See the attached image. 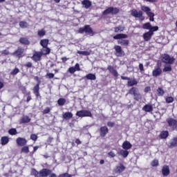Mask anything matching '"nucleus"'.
Instances as JSON below:
<instances>
[{
	"label": "nucleus",
	"instance_id": "1",
	"mask_svg": "<svg viewBox=\"0 0 177 177\" xmlns=\"http://www.w3.org/2000/svg\"><path fill=\"white\" fill-rule=\"evenodd\" d=\"M52 174V171L49 169H43L39 171L35 169H31V175H34L35 177H46L49 176Z\"/></svg>",
	"mask_w": 177,
	"mask_h": 177
},
{
	"label": "nucleus",
	"instance_id": "2",
	"mask_svg": "<svg viewBox=\"0 0 177 177\" xmlns=\"http://www.w3.org/2000/svg\"><path fill=\"white\" fill-rule=\"evenodd\" d=\"M126 38H128V35L122 33L113 36V39H119L118 44L123 46H128L129 45V40H125Z\"/></svg>",
	"mask_w": 177,
	"mask_h": 177
},
{
	"label": "nucleus",
	"instance_id": "3",
	"mask_svg": "<svg viewBox=\"0 0 177 177\" xmlns=\"http://www.w3.org/2000/svg\"><path fill=\"white\" fill-rule=\"evenodd\" d=\"M160 59L162 62V63H165V64H174L175 63V59L174 57L169 56L168 54H162L160 56Z\"/></svg>",
	"mask_w": 177,
	"mask_h": 177
},
{
	"label": "nucleus",
	"instance_id": "4",
	"mask_svg": "<svg viewBox=\"0 0 177 177\" xmlns=\"http://www.w3.org/2000/svg\"><path fill=\"white\" fill-rule=\"evenodd\" d=\"M129 95H133L134 100H137V102L142 100V94L139 93V90L136 87H132L129 91Z\"/></svg>",
	"mask_w": 177,
	"mask_h": 177
},
{
	"label": "nucleus",
	"instance_id": "5",
	"mask_svg": "<svg viewBox=\"0 0 177 177\" xmlns=\"http://www.w3.org/2000/svg\"><path fill=\"white\" fill-rule=\"evenodd\" d=\"M131 15L133 17L139 19L140 21H143V20H145V17H143V12L142 10L138 11L136 9H133L131 10Z\"/></svg>",
	"mask_w": 177,
	"mask_h": 177
},
{
	"label": "nucleus",
	"instance_id": "6",
	"mask_svg": "<svg viewBox=\"0 0 177 177\" xmlns=\"http://www.w3.org/2000/svg\"><path fill=\"white\" fill-rule=\"evenodd\" d=\"M169 128L172 129V131H177V120L172 118H169L166 120Z\"/></svg>",
	"mask_w": 177,
	"mask_h": 177
},
{
	"label": "nucleus",
	"instance_id": "7",
	"mask_svg": "<svg viewBox=\"0 0 177 177\" xmlns=\"http://www.w3.org/2000/svg\"><path fill=\"white\" fill-rule=\"evenodd\" d=\"M77 117H92V113L88 110H81L76 113Z\"/></svg>",
	"mask_w": 177,
	"mask_h": 177
},
{
	"label": "nucleus",
	"instance_id": "8",
	"mask_svg": "<svg viewBox=\"0 0 177 177\" xmlns=\"http://www.w3.org/2000/svg\"><path fill=\"white\" fill-rule=\"evenodd\" d=\"M162 73V70L161 69V64H158L156 66H155L153 71H152L153 77H158L161 75Z\"/></svg>",
	"mask_w": 177,
	"mask_h": 177
},
{
	"label": "nucleus",
	"instance_id": "9",
	"mask_svg": "<svg viewBox=\"0 0 177 177\" xmlns=\"http://www.w3.org/2000/svg\"><path fill=\"white\" fill-rule=\"evenodd\" d=\"M114 49L115 50V55L117 57H122L124 51H122V48L120 46H115Z\"/></svg>",
	"mask_w": 177,
	"mask_h": 177
},
{
	"label": "nucleus",
	"instance_id": "10",
	"mask_svg": "<svg viewBox=\"0 0 177 177\" xmlns=\"http://www.w3.org/2000/svg\"><path fill=\"white\" fill-rule=\"evenodd\" d=\"M109 133V128L107 127L104 126L101 127L100 129V135L102 138H104Z\"/></svg>",
	"mask_w": 177,
	"mask_h": 177
},
{
	"label": "nucleus",
	"instance_id": "11",
	"mask_svg": "<svg viewBox=\"0 0 177 177\" xmlns=\"http://www.w3.org/2000/svg\"><path fill=\"white\" fill-rule=\"evenodd\" d=\"M168 147L169 149H174V147H177V136L173 138L168 144Z\"/></svg>",
	"mask_w": 177,
	"mask_h": 177
},
{
	"label": "nucleus",
	"instance_id": "12",
	"mask_svg": "<svg viewBox=\"0 0 177 177\" xmlns=\"http://www.w3.org/2000/svg\"><path fill=\"white\" fill-rule=\"evenodd\" d=\"M17 142V145L18 146H26L27 145V140H26V138H18L16 140Z\"/></svg>",
	"mask_w": 177,
	"mask_h": 177
},
{
	"label": "nucleus",
	"instance_id": "13",
	"mask_svg": "<svg viewBox=\"0 0 177 177\" xmlns=\"http://www.w3.org/2000/svg\"><path fill=\"white\" fill-rule=\"evenodd\" d=\"M24 53V49L23 48L19 47L15 52L13 53V55L19 57V59H20V57H23Z\"/></svg>",
	"mask_w": 177,
	"mask_h": 177
},
{
	"label": "nucleus",
	"instance_id": "14",
	"mask_svg": "<svg viewBox=\"0 0 177 177\" xmlns=\"http://www.w3.org/2000/svg\"><path fill=\"white\" fill-rule=\"evenodd\" d=\"M82 5L84 9H89L92 6V1L89 0H83L82 1Z\"/></svg>",
	"mask_w": 177,
	"mask_h": 177
},
{
	"label": "nucleus",
	"instance_id": "15",
	"mask_svg": "<svg viewBox=\"0 0 177 177\" xmlns=\"http://www.w3.org/2000/svg\"><path fill=\"white\" fill-rule=\"evenodd\" d=\"M41 57H42L41 52H35L33 54L32 60H34V62H39V60H41Z\"/></svg>",
	"mask_w": 177,
	"mask_h": 177
},
{
	"label": "nucleus",
	"instance_id": "16",
	"mask_svg": "<svg viewBox=\"0 0 177 177\" xmlns=\"http://www.w3.org/2000/svg\"><path fill=\"white\" fill-rule=\"evenodd\" d=\"M122 147L124 150H129V149L132 148V144L129 142V141H124L122 145Z\"/></svg>",
	"mask_w": 177,
	"mask_h": 177
},
{
	"label": "nucleus",
	"instance_id": "17",
	"mask_svg": "<svg viewBox=\"0 0 177 177\" xmlns=\"http://www.w3.org/2000/svg\"><path fill=\"white\" fill-rule=\"evenodd\" d=\"M118 154L119 156H122L123 158H127V157H128L129 155V151H128L127 149H121L119 152H118Z\"/></svg>",
	"mask_w": 177,
	"mask_h": 177
},
{
	"label": "nucleus",
	"instance_id": "18",
	"mask_svg": "<svg viewBox=\"0 0 177 177\" xmlns=\"http://www.w3.org/2000/svg\"><path fill=\"white\" fill-rule=\"evenodd\" d=\"M114 171L115 174H121V172H124V171H125V167L122 165H120V166H116Z\"/></svg>",
	"mask_w": 177,
	"mask_h": 177
},
{
	"label": "nucleus",
	"instance_id": "19",
	"mask_svg": "<svg viewBox=\"0 0 177 177\" xmlns=\"http://www.w3.org/2000/svg\"><path fill=\"white\" fill-rule=\"evenodd\" d=\"M162 174L163 176H168L169 175V167L165 165L162 169Z\"/></svg>",
	"mask_w": 177,
	"mask_h": 177
},
{
	"label": "nucleus",
	"instance_id": "20",
	"mask_svg": "<svg viewBox=\"0 0 177 177\" xmlns=\"http://www.w3.org/2000/svg\"><path fill=\"white\" fill-rule=\"evenodd\" d=\"M143 111H146V113H151L153 111V105L146 104L142 107Z\"/></svg>",
	"mask_w": 177,
	"mask_h": 177
},
{
	"label": "nucleus",
	"instance_id": "21",
	"mask_svg": "<svg viewBox=\"0 0 177 177\" xmlns=\"http://www.w3.org/2000/svg\"><path fill=\"white\" fill-rule=\"evenodd\" d=\"M107 70H109V73H111V74H113V75L114 77H118V72H117L115 69L114 67L111 66H108L107 67Z\"/></svg>",
	"mask_w": 177,
	"mask_h": 177
},
{
	"label": "nucleus",
	"instance_id": "22",
	"mask_svg": "<svg viewBox=\"0 0 177 177\" xmlns=\"http://www.w3.org/2000/svg\"><path fill=\"white\" fill-rule=\"evenodd\" d=\"M169 136V132L168 131H162L159 135L160 139H167Z\"/></svg>",
	"mask_w": 177,
	"mask_h": 177
},
{
	"label": "nucleus",
	"instance_id": "23",
	"mask_svg": "<svg viewBox=\"0 0 177 177\" xmlns=\"http://www.w3.org/2000/svg\"><path fill=\"white\" fill-rule=\"evenodd\" d=\"M33 93L35 95L36 97H41L39 94V84H36L33 88Z\"/></svg>",
	"mask_w": 177,
	"mask_h": 177
},
{
	"label": "nucleus",
	"instance_id": "24",
	"mask_svg": "<svg viewBox=\"0 0 177 177\" xmlns=\"http://www.w3.org/2000/svg\"><path fill=\"white\" fill-rule=\"evenodd\" d=\"M152 35H152L151 32H149V31L144 33V35H143L144 41H146L147 42L149 41V39H151Z\"/></svg>",
	"mask_w": 177,
	"mask_h": 177
},
{
	"label": "nucleus",
	"instance_id": "25",
	"mask_svg": "<svg viewBox=\"0 0 177 177\" xmlns=\"http://www.w3.org/2000/svg\"><path fill=\"white\" fill-rule=\"evenodd\" d=\"M135 85H138V81L136 79H129L127 82V86H133Z\"/></svg>",
	"mask_w": 177,
	"mask_h": 177
},
{
	"label": "nucleus",
	"instance_id": "26",
	"mask_svg": "<svg viewBox=\"0 0 177 177\" xmlns=\"http://www.w3.org/2000/svg\"><path fill=\"white\" fill-rule=\"evenodd\" d=\"M40 53H41V55H49L50 53V48L48 47H43L40 51Z\"/></svg>",
	"mask_w": 177,
	"mask_h": 177
},
{
	"label": "nucleus",
	"instance_id": "27",
	"mask_svg": "<svg viewBox=\"0 0 177 177\" xmlns=\"http://www.w3.org/2000/svg\"><path fill=\"white\" fill-rule=\"evenodd\" d=\"M1 143L2 146H5L9 143V137L8 136H3L1 138Z\"/></svg>",
	"mask_w": 177,
	"mask_h": 177
},
{
	"label": "nucleus",
	"instance_id": "28",
	"mask_svg": "<svg viewBox=\"0 0 177 177\" xmlns=\"http://www.w3.org/2000/svg\"><path fill=\"white\" fill-rule=\"evenodd\" d=\"M19 42L20 44H22V45H30V41L26 37H21L19 39Z\"/></svg>",
	"mask_w": 177,
	"mask_h": 177
},
{
	"label": "nucleus",
	"instance_id": "29",
	"mask_svg": "<svg viewBox=\"0 0 177 177\" xmlns=\"http://www.w3.org/2000/svg\"><path fill=\"white\" fill-rule=\"evenodd\" d=\"M86 80H90L91 81H95L96 80V75L93 73H88L86 75Z\"/></svg>",
	"mask_w": 177,
	"mask_h": 177
},
{
	"label": "nucleus",
	"instance_id": "30",
	"mask_svg": "<svg viewBox=\"0 0 177 177\" xmlns=\"http://www.w3.org/2000/svg\"><path fill=\"white\" fill-rule=\"evenodd\" d=\"M21 121L22 124H27V123L30 122V121H31V119L30 118V117L25 115V116L22 117V118L21 119Z\"/></svg>",
	"mask_w": 177,
	"mask_h": 177
},
{
	"label": "nucleus",
	"instance_id": "31",
	"mask_svg": "<svg viewBox=\"0 0 177 177\" xmlns=\"http://www.w3.org/2000/svg\"><path fill=\"white\" fill-rule=\"evenodd\" d=\"M48 44H49V40L48 39H41L40 41V45L41 46H43V48L48 47Z\"/></svg>",
	"mask_w": 177,
	"mask_h": 177
},
{
	"label": "nucleus",
	"instance_id": "32",
	"mask_svg": "<svg viewBox=\"0 0 177 177\" xmlns=\"http://www.w3.org/2000/svg\"><path fill=\"white\" fill-rule=\"evenodd\" d=\"M63 118H64V120H70V118H73V113L71 112H66L63 115Z\"/></svg>",
	"mask_w": 177,
	"mask_h": 177
},
{
	"label": "nucleus",
	"instance_id": "33",
	"mask_svg": "<svg viewBox=\"0 0 177 177\" xmlns=\"http://www.w3.org/2000/svg\"><path fill=\"white\" fill-rule=\"evenodd\" d=\"M124 30H125L124 27L119 26L118 27L114 28V32H122Z\"/></svg>",
	"mask_w": 177,
	"mask_h": 177
},
{
	"label": "nucleus",
	"instance_id": "34",
	"mask_svg": "<svg viewBox=\"0 0 177 177\" xmlns=\"http://www.w3.org/2000/svg\"><path fill=\"white\" fill-rule=\"evenodd\" d=\"M84 31L86 32V34H93V30H92V28L89 27V26H84Z\"/></svg>",
	"mask_w": 177,
	"mask_h": 177
},
{
	"label": "nucleus",
	"instance_id": "35",
	"mask_svg": "<svg viewBox=\"0 0 177 177\" xmlns=\"http://www.w3.org/2000/svg\"><path fill=\"white\" fill-rule=\"evenodd\" d=\"M141 10H142V12H145L146 15H147L149 12H151V9H150V8L146 6H142Z\"/></svg>",
	"mask_w": 177,
	"mask_h": 177
},
{
	"label": "nucleus",
	"instance_id": "36",
	"mask_svg": "<svg viewBox=\"0 0 177 177\" xmlns=\"http://www.w3.org/2000/svg\"><path fill=\"white\" fill-rule=\"evenodd\" d=\"M19 27H21V28H27V27H28V23L24 21H20Z\"/></svg>",
	"mask_w": 177,
	"mask_h": 177
},
{
	"label": "nucleus",
	"instance_id": "37",
	"mask_svg": "<svg viewBox=\"0 0 177 177\" xmlns=\"http://www.w3.org/2000/svg\"><path fill=\"white\" fill-rule=\"evenodd\" d=\"M57 104H58V106H64V104H66V99L59 98L57 100Z\"/></svg>",
	"mask_w": 177,
	"mask_h": 177
},
{
	"label": "nucleus",
	"instance_id": "38",
	"mask_svg": "<svg viewBox=\"0 0 177 177\" xmlns=\"http://www.w3.org/2000/svg\"><path fill=\"white\" fill-rule=\"evenodd\" d=\"M77 53L78 55H82L83 56H89V55H91V52H89V51L77 50Z\"/></svg>",
	"mask_w": 177,
	"mask_h": 177
},
{
	"label": "nucleus",
	"instance_id": "39",
	"mask_svg": "<svg viewBox=\"0 0 177 177\" xmlns=\"http://www.w3.org/2000/svg\"><path fill=\"white\" fill-rule=\"evenodd\" d=\"M147 15L148 16V17H149L150 21H154V13L149 11V12L147 13Z\"/></svg>",
	"mask_w": 177,
	"mask_h": 177
},
{
	"label": "nucleus",
	"instance_id": "40",
	"mask_svg": "<svg viewBox=\"0 0 177 177\" xmlns=\"http://www.w3.org/2000/svg\"><path fill=\"white\" fill-rule=\"evenodd\" d=\"M19 73H20V69H19L18 68H15L10 72V75H17V74H19Z\"/></svg>",
	"mask_w": 177,
	"mask_h": 177
},
{
	"label": "nucleus",
	"instance_id": "41",
	"mask_svg": "<svg viewBox=\"0 0 177 177\" xmlns=\"http://www.w3.org/2000/svg\"><path fill=\"white\" fill-rule=\"evenodd\" d=\"M151 28V24L149 22L144 24L142 26V28L144 30H150Z\"/></svg>",
	"mask_w": 177,
	"mask_h": 177
},
{
	"label": "nucleus",
	"instance_id": "42",
	"mask_svg": "<svg viewBox=\"0 0 177 177\" xmlns=\"http://www.w3.org/2000/svg\"><path fill=\"white\" fill-rule=\"evenodd\" d=\"M157 93H158V96H164V93H165L164 90L160 87L157 89Z\"/></svg>",
	"mask_w": 177,
	"mask_h": 177
},
{
	"label": "nucleus",
	"instance_id": "43",
	"mask_svg": "<svg viewBox=\"0 0 177 177\" xmlns=\"http://www.w3.org/2000/svg\"><path fill=\"white\" fill-rule=\"evenodd\" d=\"M168 71H172V66H171V65L165 66V68H163L164 73H167Z\"/></svg>",
	"mask_w": 177,
	"mask_h": 177
},
{
	"label": "nucleus",
	"instance_id": "44",
	"mask_svg": "<svg viewBox=\"0 0 177 177\" xmlns=\"http://www.w3.org/2000/svg\"><path fill=\"white\" fill-rule=\"evenodd\" d=\"M21 153H24L25 154L30 153V149L28 148V147L25 146V147H22Z\"/></svg>",
	"mask_w": 177,
	"mask_h": 177
},
{
	"label": "nucleus",
	"instance_id": "45",
	"mask_svg": "<svg viewBox=\"0 0 177 177\" xmlns=\"http://www.w3.org/2000/svg\"><path fill=\"white\" fill-rule=\"evenodd\" d=\"M113 12V7H109L103 12V15H110Z\"/></svg>",
	"mask_w": 177,
	"mask_h": 177
},
{
	"label": "nucleus",
	"instance_id": "46",
	"mask_svg": "<svg viewBox=\"0 0 177 177\" xmlns=\"http://www.w3.org/2000/svg\"><path fill=\"white\" fill-rule=\"evenodd\" d=\"M154 31H158V26H151L149 29V32L152 33V35L154 34Z\"/></svg>",
	"mask_w": 177,
	"mask_h": 177
},
{
	"label": "nucleus",
	"instance_id": "47",
	"mask_svg": "<svg viewBox=\"0 0 177 177\" xmlns=\"http://www.w3.org/2000/svg\"><path fill=\"white\" fill-rule=\"evenodd\" d=\"M45 34H46V32L44 29L38 30L37 32V35H39V37H44Z\"/></svg>",
	"mask_w": 177,
	"mask_h": 177
},
{
	"label": "nucleus",
	"instance_id": "48",
	"mask_svg": "<svg viewBox=\"0 0 177 177\" xmlns=\"http://www.w3.org/2000/svg\"><path fill=\"white\" fill-rule=\"evenodd\" d=\"M8 133L10 135H16L17 133V130H16V129H10L8 131Z\"/></svg>",
	"mask_w": 177,
	"mask_h": 177
},
{
	"label": "nucleus",
	"instance_id": "49",
	"mask_svg": "<svg viewBox=\"0 0 177 177\" xmlns=\"http://www.w3.org/2000/svg\"><path fill=\"white\" fill-rule=\"evenodd\" d=\"M152 167H158V160L155 159L151 162Z\"/></svg>",
	"mask_w": 177,
	"mask_h": 177
},
{
	"label": "nucleus",
	"instance_id": "50",
	"mask_svg": "<svg viewBox=\"0 0 177 177\" xmlns=\"http://www.w3.org/2000/svg\"><path fill=\"white\" fill-rule=\"evenodd\" d=\"M119 12L120 9L112 7V15H117V13H119Z\"/></svg>",
	"mask_w": 177,
	"mask_h": 177
},
{
	"label": "nucleus",
	"instance_id": "51",
	"mask_svg": "<svg viewBox=\"0 0 177 177\" xmlns=\"http://www.w3.org/2000/svg\"><path fill=\"white\" fill-rule=\"evenodd\" d=\"M165 100H166V103H172L174 102V97H167Z\"/></svg>",
	"mask_w": 177,
	"mask_h": 177
},
{
	"label": "nucleus",
	"instance_id": "52",
	"mask_svg": "<svg viewBox=\"0 0 177 177\" xmlns=\"http://www.w3.org/2000/svg\"><path fill=\"white\" fill-rule=\"evenodd\" d=\"M68 71H69L70 74H74L77 71L75 69L74 66H72L68 68Z\"/></svg>",
	"mask_w": 177,
	"mask_h": 177
},
{
	"label": "nucleus",
	"instance_id": "53",
	"mask_svg": "<svg viewBox=\"0 0 177 177\" xmlns=\"http://www.w3.org/2000/svg\"><path fill=\"white\" fill-rule=\"evenodd\" d=\"M58 177H71V174H68V173H64L62 174H59Z\"/></svg>",
	"mask_w": 177,
	"mask_h": 177
},
{
	"label": "nucleus",
	"instance_id": "54",
	"mask_svg": "<svg viewBox=\"0 0 177 177\" xmlns=\"http://www.w3.org/2000/svg\"><path fill=\"white\" fill-rule=\"evenodd\" d=\"M30 139L32 140H34V142H35L37 140V139H38V136L35 134H32V135H30Z\"/></svg>",
	"mask_w": 177,
	"mask_h": 177
},
{
	"label": "nucleus",
	"instance_id": "55",
	"mask_svg": "<svg viewBox=\"0 0 177 177\" xmlns=\"http://www.w3.org/2000/svg\"><path fill=\"white\" fill-rule=\"evenodd\" d=\"M73 67L76 71H81V68H80V64L77 63Z\"/></svg>",
	"mask_w": 177,
	"mask_h": 177
},
{
	"label": "nucleus",
	"instance_id": "56",
	"mask_svg": "<svg viewBox=\"0 0 177 177\" xmlns=\"http://www.w3.org/2000/svg\"><path fill=\"white\" fill-rule=\"evenodd\" d=\"M49 113H50V109L49 107L46 108L43 111V114H49Z\"/></svg>",
	"mask_w": 177,
	"mask_h": 177
},
{
	"label": "nucleus",
	"instance_id": "57",
	"mask_svg": "<svg viewBox=\"0 0 177 177\" xmlns=\"http://www.w3.org/2000/svg\"><path fill=\"white\" fill-rule=\"evenodd\" d=\"M150 91H151V88L150 86H147L145 88L144 92L145 93H149V92H150Z\"/></svg>",
	"mask_w": 177,
	"mask_h": 177
},
{
	"label": "nucleus",
	"instance_id": "58",
	"mask_svg": "<svg viewBox=\"0 0 177 177\" xmlns=\"http://www.w3.org/2000/svg\"><path fill=\"white\" fill-rule=\"evenodd\" d=\"M46 77L49 78L50 80H52V78L55 77V74L53 73H47Z\"/></svg>",
	"mask_w": 177,
	"mask_h": 177
},
{
	"label": "nucleus",
	"instance_id": "59",
	"mask_svg": "<svg viewBox=\"0 0 177 177\" xmlns=\"http://www.w3.org/2000/svg\"><path fill=\"white\" fill-rule=\"evenodd\" d=\"M108 154L110 156V157H111L112 158H114V157H115V153H114V152L113 151H110L109 153H108Z\"/></svg>",
	"mask_w": 177,
	"mask_h": 177
},
{
	"label": "nucleus",
	"instance_id": "60",
	"mask_svg": "<svg viewBox=\"0 0 177 177\" xmlns=\"http://www.w3.org/2000/svg\"><path fill=\"white\" fill-rule=\"evenodd\" d=\"M107 125H108V127H110L111 128H113V127H114V122H107Z\"/></svg>",
	"mask_w": 177,
	"mask_h": 177
},
{
	"label": "nucleus",
	"instance_id": "61",
	"mask_svg": "<svg viewBox=\"0 0 177 177\" xmlns=\"http://www.w3.org/2000/svg\"><path fill=\"white\" fill-rule=\"evenodd\" d=\"M25 66H26V67H28L29 68H30V67H32V64L31 62H28L26 64Z\"/></svg>",
	"mask_w": 177,
	"mask_h": 177
},
{
	"label": "nucleus",
	"instance_id": "62",
	"mask_svg": "<svg viewBox=\"0 0 177 177\" xmlns=\"http://www.w3.org/2000/svg\"><path fill=\"white\" fill-rule=\"evenodd\" d=\"M139 68H140V71H145V68H143V64H139Z\"/></svg>",
	"mask_w": 177,
	"mask_h": 177
},
{
	"label": "nucleus",
	"instance_id": "63",
	"mask_svg": "<svg viewBox=\"0 0 177 177\" xmlns=\"http://www.w3.org/2000/svg\"><path fill=\"white\" fill-rule=\"evenodd\" d=\"M79 32H80V34H83V32H85V27L84 28H80L79 29Z\"/></svg>",
	"mask_w": 177,
	"mask_h": 177
},
{
	"label": "nucleus",
	"instance_id": "64",
	"mask_svg": "<svg viewBox=\"0 0 177 177\" xmlns=\"http://www.w3.org/2000/svg\"><path fill=\"white\" fill-rule=\"evenodd\" d=\"M3 55H9V51L8 50H4L1 52Z\"/></svg>",
	"mask_w": 177,
	"mask_h": 177
}]
</instances>
